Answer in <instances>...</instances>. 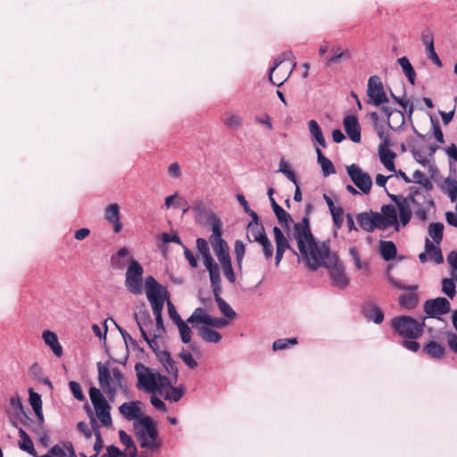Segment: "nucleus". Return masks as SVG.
I'll use <instances>...</instances> for the list:
<instances>
[{"instance_id": "1", "label": "nucleus", "mask_w": 457, "mask_h": 457, "mask_svg": "<svg viewBox=\"0 0 457 457\" xmlns=\"http://www.w3.org/2000/svg\"><path fill=\"white\" fill-rule=\"evenodd\" d=\"M292 236L296 240L301 258L311 270L322 267L335 254L330 252L328 242L315 240L307 216L301 222L294 224Z\"/></svg>"}, {"instance_id": "2", "label": "nucleus", "mask_w": 457, "mask_h": 457, "mask_svg": "<svg viewBox=\"0 0 457 457\" xmlns=\"http://www.w3.org/2000/svg\"><path fill=\"white\" fill-rule=\"evenodd\" d=\"M137 378V386L146 393H158L164 395L166 400L178 402L184 395L182 386H172L171 381L159 371L150 369L142 363L135 365Z\"/></svg>"}, {"instance_id": "3", "label": "nucleus", "mask_w": 457, "mask_h": 457, "mask_svg": "<svg viewBox=\"0 0 457 457\" xmlns=\"http://www.w3.org/2000/svg\"><path fill=\"white\" fill-rule=\"evenodd\" d=\"M390 197L395 206L392 204L381 206L380 212H378V226L382 230L393 227L398 231L410 222L415 200L411 196L404 197L395 195H390Z\"/></svg>"}, {"instance_id": "4", "label": "nucleus", "mask_w": 457, "mask_h": 457, "mask_svg": "<svg viewBox=\"0 0 457 457\" xmlns=\"http://www.w3.org/2000/svg\"><path fill=\"white\" fill-rule=\"evenodd\" d=\"M127 247H121L111 257V265L113 269L121 270L128 265L125 273V286L134 295H141L143 292V266L133 257L129 256Z\"/></svg>"}, {"instance_id": "5", "label": "nucleus", "mask_w": 457, "mask_h": 457, "mask_svg": "<svg viewBox=\"0 0 457 457\" xmlns=\"http://www.w3.org/2000/svg\"><path fill=\"white\" fill-rule=\"evenodd\" d=\"M98 384L103 394H105L110 401H114L117 394L121 392L128 395L129 387L123 373L118 367H112L109 362H97Z\"/></svg>"}, {"instance_id": "6", "label": "nucleus", "mask_w": 457, "mask_h": 457, "mask_svg": "<svg viewBox=\"0 0 457 457\" xmlns=\"http://www.w3.org/2000/svg\"><path fill=\"white\" fill-rule=\"evenodd\" d=\"M154 319L155 323H154L147 310H142L135 313V320L142 337L153 351L158 352L161 350L166 330L163 324L162 312H160V320L158 316H154Z\"/></svg>"}, {"instance_id": "7", "label": "nucleus", "mask_w": 457, "mask_h": 457, "mask_svg": "<svg viewBox=\"0 0 457 457\" xmlns=\"http://www.w3.org/2000/svg\"><path fill=\"white\" fill-rule=\"evenodd\" d=\"M221 221L216 217H213L212 220V233L210 237V243L218 261L222 267L225 278L230 283H234L236 277L231 264L228 244L225 242V240H223L221 237Z\"/></svg>"}, {"instance_id": "8", "label": "nucleus", "mask_w": 457, "mask_h": 457, "mask_svg": "<svg viewBox=\"0 0 457 457\" xmlns=\"http://www.w3.org/2000/svg\"><path fill=\"white\" fill-rule=\"evenodd\" d=\"M135 435L142 448L154 452L161 447L156 423L148 416L134 423Z\"/></svg>"}, {"instance_id": "9", "label": "nucleus", "mask_w": 457, "mask_h": 457, "mask_svg": "<svg viewBox=\"0 0 457 457\" xmlns=\"http://www.w3.org/2000/svg\"><path fill=\"white\" fill-rule=\"evenodd\" d=\"M145 290L154 316H158L160 319V312H162L164 303L169 299L167 289L153 276H148L145 280Z\"/></svg>"}, {"instance_id": "10", "label": "nucleus", "mask_w": 457, "mask_h": 457, "mask_svg": "<svg viewBox=\"0 0 457 457\" xmlns=\"http://www.w3.org/2000/svg\"><path fill=\"white\" fill-rule=\"evenodd\" d=\"M424 320L422 322L410 316H399L392 320V327L395 331L401 337L417 339L423 332Z\"/></svg>"}, {"instance_id": "11", "label": "nucleus", "mask_w": 457, "mask_h": 457, "mask_svg": "<svg viewBox=\"0 0 457 457\" xmlns=\"http://www.w3.org/2000/svg\"><path fill=\"white\" fill-rule=\"evenodd\" d=\"M89 397L96 411V415L104 427L112 426V417L110 413L111 406L105 399L102 391L92 386L89 389Z\"/></svg>"}, {"instance_id": "12", "label": "nucleus", "mask_w": 457, "mask_h": 457, "mask_svg": "<svg viewBox=\"0 0 457 457\" xmlns=\"http://www.w3.org/2000/svg\"><path fill=\"white\" fill-rule=\"evenodd\" d=\"M322 267L328 270L333 287L345 289L349 285L350 279L345 273L344 265L338 260L336 253Z\"/></svg>"}, {"instance_id": "13", "label": "nucleus", "mask_w": 457, "mask_h": 457, "mask_svg": "<svg viewBox=\"0 0 457 457\" xmlns=\"http://www.w3.org/2000/svg\"><path fill=\"white\" fill-rule=\"evenodd\" d=\"M346 172L353 185L363 195L370 194L372 187V179L358 164L353 163L346 167Z\"/></svg>"}, {"instance_id": "14", "label": "nucleus", "mask_w": 457, "mask_h": 457, "mask_svg": "<svg viewBox=\"0 0 457 457\" xmlns=\"http://www.w3.org/2000/svg\"><path fill=\"white\" fill-rule=\"evenodd\" d=\"M367 96L369 97L368 104L374 106H380L388 103L384 85L378 76H371L368 80Z\"/></svg>"}, {"instance_id": "15", "label": "nucleus", "mask_w": 457, "mask_h": 457, "mask_svg": "<svg viewBox=\"0 0 457 457\" xmlns=\"http://www.w3.org/2000/svg\"><path fill=\"white\" fill-rule=\"evenodd\" d=\"M451 305L447 299L437 297L436 299L428 300L424 303V312L432 318H437L440 315L446 314L450 312Z\"/></svg>"}, {"instance_id": "16", "label": "nucleus", "mask_w": 457, "mask_h": 457, "mask_svg": "<svg viewBox=\"0 0 457 457\" xmlns=\"http://www.w3.org/2000/svg\"><path fill=\"white\" fill-rule=\"evenodd\" d=\"M274 240L276 244L275 265L278 266L283 259L284 253L290 249L295 253L290 246L287 237L278 227L273 228Z\"/></svg>"}, {"instance_id": "17", "label": "nucleus", "mask_w": 457, "mask_h": 457, "mask_svg": "<svg viewBox=\"0 0 457 457\" xmlns=\"http://www.w3.org/2000/svg\"><path fill=\"white\" fill-rule=\"evenodd\" d=\"M119 411L126 420H132L134 423L143 418L141 403L139 401H131L122 403L119 407Z\"/></svg>"}, {"instance_id": "18", "label": "nucleus", "mask_w": 457, "mask_h": 457, "mask_svg": "<svg viewBox=\"0 0 457 457\" xmlns=\"http://www.w3.org/2000/svg\"><path fill=\"white\" fill-rule=\"evenodd\" d=\"M356 219L360 227L367 232H372L376 228L379 229L378 212L371 211L361 212Z\"/></svg>"}, {"instance_id": "19", "label": "nucleus", "mask_w": 457, "mask_h": 457, "mask_svg": "<svg viewBox=\"0 0 457 457\" xmlns=\"http://www.w3.org/2000/svg\"><path fill=\"white\" fill-rule=\"evenodd\" d=\"M343 124L349 138L354 143H359L361 141V128L357 118L353 115H347L345 117Z\"/></svg>"}, {"instance_id": "20", "label": "nucleus", "mask_w": 457, "mask_h": 457, "mask_svg": "<svg viewBox=\"0 0 457 457\" xmlns=\"http://www.w3.org/2000/svg\"><path fill=\"white\" fill-rule=\"evenodd\" d=\"M104 219L112 225L114 233L120 232L122 224L120 218V207L117 204H112L105 208Z\"/></svg>"}, {"instance_id": "21", "label": "nucleus", "mask_w": 457, "mask_h": 457, "mask_svg": "<svg viewBox=\"0 0 457 457\" xmlns=\"http://www.w3.org/2000/svg\"><path fill=\"white\" fill-rule=\"evenodd\" d=\"M210 275L211 287L213 291L214 296L221 294V280L220 276V268L218 264L213 262L204 265Z\"/></svg>"}, {"instance_id": "22", "label": "nucleus", "mask_w": 457, "mask_h": 457, "mask_svg": "<svg viewBox=\"0 0 457 457\" xmlns=\"http://www.w3.org/2000/svg\"><path fill=\"white\" fill-rule=\"evenodd\" d=\"M378 155L381 163L384 167L391 172H395V153L389 149V145H379Z\"/></svg>"}, {"instance_id": "23", "label": "nucleus", "mask_w": 457, "mask_h": 457, "mask_svg": "<svg viewBox=\"0 0 457 457\" xmlns=\"http://www.w3.org/2000/svg\"><path fill=\"white\" fill-rule=\"evenodd\" d=\"M42 338L56 357L62 355V346L59 343L56 334L51 330H45L42 333Z\"/></svg>"}, {"instance_id": "24", "label": "nucleus", "mask_w": 457, "mask_h": 457, "mask_svg": "<svg viewBox=\"0 0 457 457\" xmlns=\"http://www.w3.org/2000/svg\"><path fill=\"white\" fill-rule=\"evenodd\" d=\"M188 323L189 322H187V320L186 321L181 320L180 322L176 324V326L179 329V337H180L182 343L189 344V348L193 352H197L198 351L197 345L195 343H192L193 331H192V328L188 326Z\"/></svg>"}, {"instance_id": "25", "label": "nucleus", "mask_w": 457, "mask_h": 457, "mask_svg": "<svg viewBox=\"0 0 457 457\" xmlns=\"http://www.w3.org/2000/svg\"><path fill=\"white\" fill-rule=\"evenodd\" d=\"M295 67L296 62H293L289 68L286 69L285 67H282L277 71L276 74H274V72L271 73V77L269 74L270 81L277 87H281L288 79Z\"/></svg>"}, {"instance_id": "26", "label": "nucleus", "mask_w": 457, "mask_h": 457, "mask_svg": "<svg viewBox=\"0 0 457 457\" xmlns=\"http://www.w3.org/2000/svg\"><path fill=\"white\" fill-rule=\"evenodd\" d=\"M210 317L211 315L208 314L205 309L199 307L196 308L189 316L187 322L195 325L197 328V327L207 326Z\"/></svg>"}, {"instance_id": "27", "label": "nucleus", "mask_w": 457, "mask_h": 457, "mask_svg": "<svg viewBox=\"0 0 457 457\" xmlns=\"http://www.w3.org/2000/svg\"><path fill=\"white\" fill-rule=\"evenodd\" d=\"M317 154V162L321 167L322 173L324 177H328L331 174L336 173V169L333 162L323 155L321 150L319 147H316Z\"/></svg>"}, {"instance_id": "28", "label": "nucleus", "mask_w": 457, "mask_h": 457, "mask_svg": "<svg viewBox=\"0 0 457 457\" xmlns=\"http://www.w3.org/2000/svg\"><path fill=\"white\" fill-rule=\"evenodd\" d=\"M199 336L208 343L217 344L221 340V335L209 326L197 327Z\"/></svg>"}, {"instance_id": "29", "label": "nucleus", "mask_w": 457, "mask_h": 457, "mask_svg": "<svg viewBox=\"0 0 457 457\" xmlns=\"http://www.w3.org/2000/svg\"><path fill=\"white\" fill-rule=\"evenodd\" d=\"M308 128L312 136V139L317 142L319 145L325 148L327 144L319 123L315 120H311L308 122Z\"/></svg>"}, {"instance_id": "30", "label": "nucleus", "mask_w": 457, "mask_h": 457, "mask_svg": "<svg viewBox=\"0 0 457 457\" xmlns=\"http://www.w3.org/2000/svg\"><path fill=\"white\" fill-rule=\"evenodd\" d=\"M423 352L432 359H442L445 353V349L435 341L428 342L423 348Z\"/></svg>"}, {"instance_id": "31", "label": "nucleus", "mask_w": 457, "mask_h": 457, "mask_svg": "<svg viewBox=\"0 0 457 457\" xmlns=\"http://www.w3.org/2000/svg\"><path fill=\"white\" fill-rule=\"evenodd\" d=\"M19 436H20V440L18 443L19 447L21 450L27 452L28 453H29L35 457H37L35 448H34V444H33L32 440L30 439V437L29 436V435L26 433V431L22 428H20Z\"/></svg>"}, {"instance_id": "32", "label": "nucleus", "mask_w": 457, "mask_h": 457, "mask_svg": "<svg viewBox=\"0 0 457 457\" xmlns=\"http://www.w3.org/2000/svg\"><path fill=\"white\" fill-rule=\"evenodd\" d=\"M29 400L35 414L38 418L39 423L42 424L44 421V415L42 411V401L40 395L30 388Z\"/></svg>"}, {"instance_id": "33", "label": "nucleus", "mask_w": 457, "mask_h": 457, "mask_svg": "<svg viewBox=\"0 0 457 457\" xmlns=\"http://www.w3.org/2000/svg\"><path fill=\"white\" fill-rule=\"evenodd\" d=\"M425 251L428 253L430 261L433 260L437 264H440L444 262V257L440 248L432 243L429 238H426Z\"/></svg>"}, {"instance_id": "34", "label": "nucleus", "mask_w": 457, "mask_h": 457, "mask_svg": "<svg viewBox=\"0 0 457 457\" xmlns=\"http://www.w3.org/2000/svg\"><path fill=\"white\" fill-rule=\"evenodd\" d=\"M396 246L392 241H381L379 253L385 261L393 260L396 256Z\"/></svg>"}, {"instance_id": "35", "label": "nucleus", "mask_w": 457, "mask_h": 457, "mask_svg": "<svg viewBox=\"0 0 457 457\" xmlns=\"http://www.w3.org/2000/svg\"><path fill=\"white\" fill-rule=\"evenodd\" d=\"M364 313L369 320H371L376 324L381 323L384 320V314L382 311L374 304L368 305L364 310Z\"/></svg>"}, {"instance_id": "36", "label": "nucleus", "mask_w": 457, "mask_h": 457, "mask_svg": "<svg viewBox=\"0 0 457 457\" xmlns=\"http://www.w3.org/2000/svg\"><path fill=\"white\" fill-rule=\"evenodd\" d=\"M90 424H91L93 433L96 437V441L93 445L94 453L98 455L104 447V443H103V440L101 437L99 425L96 423V420L94 417H91Z\"/></svg>"}, {"instance_id": "37", "label": "nucleus", "mask_w": 457, "mask_h": 457, "mask_svg": "<svg viewBox=\"0 0 457 457\" xmlns=\"http://www.w3.org/2000/svg\"><path fill=\"white\" fill-rule=\"evenodd\" d=\"M265 237L266 234L262 225L248 224L247 237L250 241L259 242Z\"/></svg>"}, {"instance_id": "38", "label": "nucleus", "mask_w": 457, "mask_h": 457, "mask_svg": "<svg viewBox=\"0 0 457 457\" xmlns=\"http://www.w3.org/2000/svg\"><path fill=\"white\" fill-rule=\"evenodd\" d=\"M399 65L402 67L403 73L407 77L411 85L415 83L416 73L407 57H401L397 60Z\"/></svg>"}, {"instance_id": "39", "label": "nucleus", "mask_w": 457, "mask_h": 457, "mask_svg": "<svg viewBox=\"0 0 457 457\" xmlns=\"http://www.w3.org/2000/svg\"><path fill=\"white\" fill-rule=\"evenodd\" d=\"M196 247L199 253L202 254L204 265L214 262L213 258L210 253L208 242L205 239L198 238L196 240Z\"/></svg>"}, {"instance_id": "40", "label": "nucleus", "mask_w": 457, "mask_h": 457, "mask_svg": "<svg viewBox=\"0 0 457 457\" xmlns=\"http://www.w3.org/2000/svg\"><path fill=\"white\" fill-rule=\"evenodd\" d=\"M444 224L441 222L431 223L428 226V235L436 245H439L443 239Z\"/></svg>"}, {"instance_id": "41", "label": "nucleus", "mask_w": 457, "mask_h": 457, "mask_svg": "<svg viewBox=\"0 0 457 457\" xmlns=\"http://www.w3.org/2000/svg\"><path fill=\"white\" fill-rule=\"evenodd\" d=\"M400 305L407 310L415 308L419 303V297L414 293L404 294L400 296Z\"/></svg>"}, {"instance_id": "42", "label": "nucleus", "mask_w": 457, "mask_h": 457, "mask_svg": "<svg viewBox=\"0 0 457 457\" xmlns=\"http://www.w3.org/2000/svg\"><path fill=\"white\" fill-rule=\"evenodd\" d=\"M215 301L217 302L220 312L228 319H234L237 316L236 312L231 308V306L226 303L221 297L220 295H217L214 296Z\"/></svg>"}, {"instance_id": "43", "label": "nucleus", "mask_w": 457, "mask_h": 457, "mask_svg": "<svg viewBox=\"0 0 457 457\" xmlns=\"http://www.w3.org/2000/svg\"><path fill=\"white\" fill-rule=\"evenodd\" d=\"M190 348H183L179 353V357L181 359V361L184 362L185 365H187L189 369L195 370L198 366V362L193 357L191 353Z\"/></svg>"}, {"instance_id": "44", "label": "nucleus", "mask_w": 457, "mask_h": 457, "mask_svg": "<svg viewBox=\"0 0 457 457\" xmlns=\"http://www.w3.org/2000/svg\"><path fill=\"white\" fill-rule=\"evenodd\" d=\"M285 62H290L291 64L293 62H295L291 51H285L276 58L273 66L270 69V75L271 76V73L275 72V71Z\"/></svg>"}, {"instance_id": "45", "label": "nucleus", "mask_w": 457, "mask_h": 457, "mask_svg": "<svg viewBox=\"0 0 457 457\" xmlns=\"http://www.w3.org/2000/svg\"><path fill=\"white\" fill-rule=\"evenodd\" d=\"M161 360L167 372L173 375L174 378L176 379L178 370L175 361L170 358V354L167 352H162L161 355Z\"/></svg>"}, {"instance_id": "46", "label": "nucleus", "mask_w": 457, "mask_h": 457, "mask_svg": "<svg viewBox=\"0 0 457 457\" xmlns=\"http://www.w3.org/2000/svg\"><path fill=\"white\" fill-rule=\"evenodd\" d=\"M297 343L296 337L279 338L273 342L272 348L274 351L285 350L297 345Z\"/></svg>"}, {"instance_id": "47", "label": "nucleus", "mask_w": 457, "mask_h": 457, "mask_svg": "<svg viewBox=\"0 0 457 457\" xmlns=\"http://www.w3.org/2000/svg\"><path fill=\"white\" fill-rule=\"evenodd\" d=\"M224 124L229 129H237L243 124V118L238 114L228 112Z\"/></svg>"}, {"instance_id": "48", "label": "nucleus", "mask_w": 457, "mask_h": 457, "mask_svg": "<svg viewBox=\"0 0 457 457\" xmlns=\"http://www.w3.org/2000/svg\"><path fill=\"white\" fill-rule=\"evenodd\" d=\"M279 224L288 229L289 224L292 221V218L289 213H287L281 206L273 211Z\"/></svg>"}, {"instance_id": "49", "label": "nucleus", "mask_w": 457, "mask_h": 457, "mask_svg": "<svg viewBox=\"0 0 457 457\" xmlns=\"http://www.w3.org/2000/svg\"><path fill=\"white\" fill-rule=\"evenodd\" d=\"M331 56L328 57L325 62V65L327 67L339 62L345 55V52L339 46H333L331 48Z\"/></svg>"}, {"instance_id": "50", "label": "nucleus", "mask_w": 457, "mask_h": 457, "mask_svg": "<svg viewBox=\"0 0 457 457\" xmlns=\"http://www.w3.org/2000/svg\"><path fill=\"white\" fill-rule=\"evenodd\" d=\"M258 243L262 247V253H263V256H264L265 260L266 261L270 260L273 255V251H274L273 245H272L271 241L266 236L265 237H262V239L260 240Z\"/></svg>"}, {"instance_id": "51", "label": "nucleus", "mask_w": 457, "mask_h": 457, "mask_svg": "<svg viewBox=\"0 0 457 457\" xmlns=\"http://www.w3.org/2000/svg\"><path fill=\"white\" fill-rule=\"evenodd\" d=\"M278 172L283 173L290 181H292L295 186H297V179L294 171L290 170L289 164L283 159L280 160L279 169Z\"/></svg>"}, {"instance_id": "52", "label": "nucleus", "mask_w": 457, "mask_h": 457, "mask_svg": "<svg viewBox=\"0 0 457 457\" xmlns=\"http://www.w3.org/2000/svg\"><path fill=\"white\" fill-rule=\"evenodd\" d=\"M442 291L450 298H453L456 291H455V283L453 278H445L442 282Z\"/></svg>"}, {"instance_id": "53", "label": "nucleus", "mask_w": 457, "mask_h": 457, "mask_svg": "<svg viewBox=\"0 0 457 457\" xmlns=\"http://www.w3.org/2000/svg\"><path fill=\"white\" fill-rule=\"evenodd\" d=\"M334 225L337 228H340L343 226L344 222V210L341 206L334 209L330 212Z\"/></svg>"}, {"instance_id": "54", "label": "nucleus", "mask_w": 457, "mask_h": 457, "mask_svg": "<svg viewBox=\"0 0 457 457\" xmlns=\"http://www.w3.org/2000/svg\"><path fill=\"white\" fill-rule=\"evenodd\" d=\"M349 254L352 257L354 262V266L357 270H362L368 267L367 263L361 260L359 253L355 247H351L349 249Z\"/></svg>"}, {"instance_id": "55", "label": "nucleus", "mask_w": 457, "mask_h": 457, "mask_svg": "<svg viewBox=\"0 0 457 457\" xmlns=\"http://www.w3.org/2000/svg\"><path fill=\"white\" fill-rule=\"evenodd\" d=\"M235 254L239 269L242 266L243 259L245 256V245L242 241H236L235 243Z\"/></svg>"}, {"instance_id": "56", "label": "nucleus", "mask_w": 457, "mask_h": 457, "mask_svg": "<svg viewBox=\"0 0 457 457\" xmlns=\"http://www.w3.org/2000/svg\"><path fill=\"white\" fill-rule=\"evenodd\" d=\"M447 262L452 268L451 274L457 280V249L452 251L447 256Z\"/></svg>"}, {"instance_id": "57", "label": "nucleus", "mask_w": 457, "mask_h": 457, "mask_svg": "<svg viewBox=\"0 0 457 457\" xmlns=\"http://www.w3.org/2000/svg\"><path fill=\"white\" fill-rule=\"evenodd\" d=\"M167 308L168 314L175 325L183 320L180 315L178 313L175 305L170 301H169V299L167 300Z\"/></svg>"}, {"instance_id": "58", "label": "nucleus", "mask_w": 457, "mask_h": 457, "mask_svg": "<svg viewBox=\"0 0 457 457\" xmlns=\"http://www.w3.org/2000/svg\"><path fill=\"white\" fill-rule=\"evenodd\" d=\"M69 387L73 395V396L79 400L83 401L84 400V395L81 389L80 385L78 382L71 381L69 383Z\"/></svg>"}, {"instance_id": "59", "label": "nucleus", "mask_w": 457, "mask_h": 457, "mask_svg": "<svg viewBox=\"0 0 457 457\" xmlns=\"http://www.w3.org/2000/svg\"><path fill=\"white\" fill-rule=\"evenodd\" d=\"M101 457H127V454L121 452L115 445H109L106 448V453H104Z\"/></svg>"}, {"instance_id": "60", "label": "nucleus", "mask_w": 457, "mask_h": 457, "mask_svg": "<svg viewBox=\"0 0 457 457\" xmlns=\"http://www.w3.org/2000/svg\"><path fill=\"white\" fill-rule=\"evenodd\" d=\"M412 177H413V179L411 181H413L415 183L420 184L424 187L430 184L428 177L420 170H415L413 172Z\"/></svg>"}, {"instance_id": "61", "label": "nucleus", "mask_w": 457, "mask_h": 457, "mask_svg": "<svg viewBox=\"0 0 457 457\" xmlns=\"http://www.w3.org/2000/svg\"><path fill=\"white\" fill-rule=\"evenodd\" d=\"M119 438L122 445L126 446V450H129L130 446H133L134 441L130 436H129L124 430L119 431Z\"/></svg>"}, {"instance_id": "62", "label": "nucleus", "mask_w": 457, "mask_h": 457, "mask_svg": "<svg viewBox=\"0 0 457 457\" xmlns=\"http://www.w3.org/2000/svg\"><path fill=\"white\" fill-rule=\"evenodd\" d=\"M227 324L228 321L225 319L211 316L207 326L213 328H223L227 326Z\"/></svg>"}, {"instance_id": "63", "label": "nucleus", "mask_w": 457, "mask_h": 457, "mask_svg": "<svg viewBox=\"0 0 457 457\" xmlns=\"http://www.w3.org/2000/svg\"><path fill=\"white\" fill-rule=\"evenodd\" d=\"M46 455L49 457H66L64 449L58 445L53 446L49 453Z\"/></svg>"}, {"instance_id": "64", "label": "nucleus", "mask_w": 457, "mask_h": 457, "mask_svg": "<svg viewBox=\"0 0 457 457\" xmlns=\"http://www.w3.org/2000/svg\"><path fill=\"white\" fill-rule=\"evenodd\" d=\"M446 341L450 350L457 353V335L454 333H448Z\"/></svg>"}]
</instances>
